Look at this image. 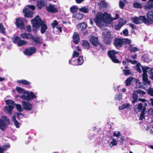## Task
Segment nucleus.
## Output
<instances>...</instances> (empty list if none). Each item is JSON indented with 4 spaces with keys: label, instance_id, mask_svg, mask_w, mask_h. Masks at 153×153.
Segmentation results:
<instances>
[{
    "label": "nucleus",
    "instance_id": "obj_1",
    "mask_svg": "<svg viewBox=\"0 0 153 153\" xmlns=\"http://www.w3.org/2000/svg\"><path fill=\"white\" fill-rule=\"evenodd\" d=\"M31 22L33 27L39 28L41 27L40 32L42 34L44 33L48 29L47 25L42 21L39 15L36 16L31 20Z\"/></svg>",
    "mask_w": 153,
    "mask_h": 153
},
{
    "label": "nucleus",
    "instance_id": "obj_2",
    "mask_svg": "<svg viewBox=\"0 0 153 153\" xmlns=\"http://www.w3.org/2000/svg\"><path fill=\"white\" fill-rule=\"evenodd\" d=\"M110 18V16L107 12L103 13L98 12L94 20L97 26H100L102 23L107 22Z\"/></svg>",
    "mask_w": 153,
    "mask_h": 153
},
{
    "label": "nucleus",
    "instance_id": "obj_3",
    "mask_svg": "<svg viewBox=\"0 0 153 153\" xmlns=\"http://www.w3.org/2000/svg\"><path fill=\"white\" fill-rule=\"evenodd\" d=\"M20 36L23 39H31L37 45H41L43 43V42L41 41L39 37L34 36L32 34L27 33H24L20 34Z\"/></svg>",
    "mask_w": 153,
    "mask_h": 153
},
{
    "label": "nucleus",
    "instance_id": "obj_4",
    "mask_svg": "<svg viewBox=\"0 0 153 153\" xmlns=\"http://www.w3.org/2000/svg\"><path fill=\"white\" fill-rule=\"evenodd\" d=\"M6 104L7 106H5L4 108L5 112L10 115H11L12 110L14 108V106L15 104V102L11 100H7L5 101Z\"/></svg>",
    "mask_w": 153,
    "mask_h": 153
},
{
    "label": "nucleus",
    "instance_id": "obj_5",
    "mask_svg": "<svg viewBox=\"0 0 153 153\" xmlns=\"http://www.w3.org/2000/svg\"><path fill=\"white\" fill-rule=\"evenodd\" d=\"M20 97L22 100L30 101L36 98V96L35 94L32 92L25 91L24 94L20 96Z\"/></svg>",
    "mask_w": 153,
    "mask_h": 153
},
{
    "label": "nucleus",
    "instance_id": "obj_6",
    "mask_svg": "<svg viewBox=\"0 0 153 153\" xmlns=\"http://www.w3.org/2000/svg\"><path fill=\"white\" fill-rule=\"evenodd\" d=\"M119 53V51L114 50H110L108 51L107 55L113 62L116 63H120V62L117 58L116 56V54Z\"/></svg>",
    "mask_w": 153,
    "mask_h": 153
},
{
    "label": "nucleus",
    "instance_id": "obj_7",
    "mask_svg": "<svg viewBox=\"0 0 153 153\" xmlns=\"http://www.w3.org/2000/svg\"><path fill=\"white\" fill-rule=\"evenodd\" d=\"M4 120L0 119V129L2 131L5 130L7 128V124H10V122L9 120L6 116L4 117Z\"/></svg>",
    "mask_w": 153,
    "mask_h": 153
},
{
    "label": "nucleus",
    "instance_id": "obj_8",
    "mask_svg": "<svg viewBox=\"0 0 153 153\" xmlns=\"http://www.w3.org/2000/svg\"><path fill=\"white\" fill-rule=\"evenodd\" d=\"M15 24L16 27L18 28H19L21 30H23L25 28V24L24 20L20 17L16 18V19Z\"/></svg>",
    "mask_w": 153,
    "mask_h": 153
},
{
    "label": "nucleus",
    "instance_id": "obj_9",
    "mask_svg": "<svg viewBox=\"0 0 153 153\" xmlns=\"http://www.w3.org/2000/svg\"><path fill=\"white\" fill-rule=\"evenodd\" d=\"M72 60H69V63L70 64H72L74 65H81L83 62L84 60L82 56L81 55L79 56L76 60H73L72 62Z\"/></svg>",
    "mask_w": 153,
    "mask_h": 153
},
{
    "label": "nucleus",
    "instance_id": "obj_10",
    "mask_svg": "<svg viewBox=\"0 0 153 153\" xmlns=\"http://www.w3.org/2000/svg\"><path fill=\"white\" fill-rule=\"evenodd\" d=\"M36 52V49L33 47L27 48L24 51V53L26 55L30 56Z\"/></svg>",
    "mask_w": 153,
    "mask_h": 153
},
{
    "label": "nucleus",
    "instance_id": "obj_11",
    "mask_svg": "<svg viewBox=\"0 0 153 153\" xmlns=\"http://www.w3.org/2000/svg\"><path fill=\"white\" fill-rule=\"evenodd\" d=\"M123 39L115 38L114 39V45L117 49H118L122 47L123 45Z\"/></svg>",
    "mask_w": 153,
    "mask_h": 153
},
{
    "label": "nucleus",
    "instance_id": "obj_12",
    "mask_svg": "<svg viewBox=\"0 0 153 153\" xmlns=\"http://www.w3.org/2000/svg\"><path fill=\"white\" fill-rule=\"evenodd\" d=\"M22 102L23 108L25 110L29 111L33 109L32 104L27 101H22Z\"/></svg>",
    "mask_w": 153,
    "mask_h": 153
},
{
    "label": "nucleus",
    "instance_id": "obj_13",
    "mask_svg": "<svg viewBox=\"0 0 153 153\" xmlns=\"http://www.w3.org/2000/svg\"><path fill=\"white\" fill-rule=\"evenodd\" d=\"M148 25H151L153 22V11H149L146 15Z\"/></svg>",
    "mask_w": 153,
    "mask_h": 153
},
{
    "label": "nucleus",
    "instance_id": "obj_14",
    "mask_svg": "<svg viewBox=\"0 0 153 153\" xmlns=\"http://www.w3.org/2000/svg\"><path fill=\"white\" fill-rule=\"evenodd\" d=\"M46 8L47 11L49 13H54L58 11L57 9L55 7V5L51 4H49L48 6L46 7Z\"/></svg>",
    "mask_w": 153,
    "mask_h": 153
},
{
    "label": "nucleus",
    "instance_id": "obj_15",
    "mask_svg": "<svg viewBox=\"0 0 153 153\" xmlns=\"http://www.w3.org/2000/svg\"><path fill=\"white\" fill-rule=\"evenodd\" d=\"M23 12L25 17L32 18L33 16V13L28 8L24 9L23 10Z\"/></svg>",
    "mask_w": 153,
    "mask_h": 153
},
{
    "label": "nucleus",
    "instance_id": "obj_16",
    "mask_svg": "<svg viewBox=\"0 0 153 153\" xmlns=\"http://www.w3.org/2000/svg\"><path fill=\"white\" fill-rule=\"evenodd\" d=\"M89 41L91 43L93 46L96 47H97L100 44V43L98 41L97 37L93 36L90 37Z\"/></svg>",
    "mask_w": 153,
    "mask_h": 153
},
{
    "label": "nucleus",
    "instance_id": "obj_17",
    "mask_svg": "<svg viewBox=\"0 0 153 153\" xmlns=\"http://www.w3.org/2000/svg\"><path fill=\"white\" fill-rule=\"evenodd\" d=\"M111 36L108 32H106L104 34V40L105 42L107 44H109L111 41Z\"/></svg>",
    "mask_w": 153,
    "mask_h": 153
},
{
    "label": "nucleus",
    "instance_id": "obj_18",
    "mask_svg": "<svg viewBox=\"0 0 153 153\" xmlns=\"http://www.w3.org/2000/svg\"><path fill=\"white\" fill-rule=\"evenodd\" d=\"M143 109V105L141 103H140L138 105H136L134 107V111L136 114L139 112L141 111Z\"/></svg>",
    "mask_w": 153,
    "mask_h": 153
},
{
    "label": "nucleus",
    "instance_id": "obj_19",
    "mask_svg": "<svg viewBox=\"0 0 153 153\" xmlns=\"http://www.w3.org/2000/svg\"><path fill=\"white\" fill-rule=\"evenodd\" d=\"M153 7V0H149L147 1V4L144 7V9L145 10H149Z\"/></svg>",
    "mask_w": 153,
    "mask_h": 153
},
{
    "label": "nucleus",
    "instance_id": "obj_20",
    "mask_svg": "<svg viewBox=\"0 0 153 153\" xmlns=\"http://www.w3.org/2000/svg\"><path fill=\"white\" fill-rule=\"evenodd\" d=\"M73 42L75 44H77L80 40L79 34L77 32H74L73 34Z\"/></svg>",
    "mask_w": 153,
    "mask_h": 153
},
{
    "label": "nucleus",
    "instance_id": "obj_21",
    "mask_svg": "<svg viewBox=\"0 0 153 153\" xmlns=\"http://www.w3.org/2000/svg\"><path fill=\"white\" fill-rule=\"evenodd\" d=\"M142 79L143 83L145 85L146 84L148 85L150 84V81L148 79L147 74H143L142 75Z\"/></svg>",
    "mask_w": 153,
    "mask_h": 153
},
{
    "label": "nucleus",
    "instance_id": "obj_22",
    "mask_svg": "<svg viewBox=\"0 0 153 153\" xmlns=\"http://www.w3.org/2000/svg\"><path fill=\"white\" fill-rule=\"evenodd\" d=\"M82 45L84 48L87 50L89 49L90 48V44L86 40H84L82 41Z\"/></svg>",
    "mask_w": 153,
    "mask_h": 153
},
{
    "label": "nucleus",
    "instance_id": "obj_23",
    "mask_svg": "<svg viewBox=\"0 0 153 153\" xmlns=\"http://www.w3.org/2000/svg\"><path fill=\"white\" fill-rule=\"evenodd\" d=\"M17 82L19 84H22L23 85L29 86L30 85L31 83L25 79H22L18 80L17 81Z\"/></svg>",
    "mask_w": 153,
    "mask_h": 153
},
{
    "label": "nucleus",
    "instance_id": "obj_24",
    "mask_svg": "<svg viewBox=\"0 0 153 153\" xmlns=\"http://www.w3.org/2000/svg\"><path fill=\"white\" fill-rule=\"evenodd\" d=\"M45 5V2L43 0H39L37 1V6L39 9H41L42 7Z\"/></svg>",
    "mask_w": 153,
    "mask_h": 153
},
{
    "label": "nucleus",
    "instance_id": "obj_25",
    "mask_svg": "<svg viewBox=\"0 0 153 153\" xmlns=\"http://www.w3.org/2000/svg\"><path fill=\"white\" fill-rule=\"evenodd\" d=\"M139 18L140 24L144 23L145 24H148L147 20L145 16H140Z\"/></svg>",
    "mask_w": 153,
    "mask_h": 153
},
{
    "label": "nucleus",
    "instance_id": "obj_26",
    "mask_svg": "<svg viewBox=\"0 0 153 153\" xmlns=\"http://www.w3.org/2000/svg\"><path fill=\"white\" fill-rule=\"evenodd\" d=\"M98 5L99 8L101 9L106 7L108 5V4L106 2L102 1L98 4Z\"/></svg>",
    "mask_w": 153,
    "mask_h": 153
},
{
    "label": "nucleus",
    "instance_id": "obj_27",
    "mask_svg": "<svg viewBox=\"0 0 153 153\" xmlns=\"http://www.w3.org/2000/svg\"><path fill=\"white\" fill-rule=\"evenodd\" d=\"M134 92L133 93L132 95V98L133 100L131 101V102L133 104H135L137 100H138V96L137 94L135 93Z\"/></svg>",
    "mask_w": 153,
    "mask_h": 153
},
{
    "label": "nucleus",
    "instance_id": "obj_28",
    "mask_svg": "<svg viewBox=\"0 0 153 153\" xmlns=\"http://www.w3.org/2000/svg\"><path fill=\"white\" fill-rule=\"evenodd\" d=\"M133 78L132 77H130L127 78L125 80V84L126 86H129L131 85L132 81L133 80Z\"/></svg>",
    "mask_w": 153,
    "mask_h": 153
},
{
    "label": "nucleus",
    "instance_id": "obj_29",
    "mask_svg": "<svg viewBox=\"0 0 153 153\" xmlns=\"http://www.w3.org/2000/svg\"><path fill=\"white\" fill-rule=\"evenodd\" d=\"M79 10L80 12H82L84 13H87L88 12V7L86 6H84L79 9Z\"/></svg>",
    "mask_w": 153,
    "mask_h": 153
},
{
    "label": "nucleus",
    "instance_id": "obj_30",
    "mask_svg": "<svg viewBox=\"0 0 153 153\" xmlns=\"http://www.w3.org/2000/svg\"><path fill=\"white\" fill-rule=\"evenodd\" d=\"M20 39V37L17 36H16L12 38V40L14 43L17 44V45Z\"/></svg>",
    "mask_w": 153,
    "mask_h": 153
},
{
    "label": "nucleus",
    "instance_id": "obj_31",
    "mask_svg": "<svg viewBox=\"0 0 153 153\" xmlns=\"http://www.w3.org/2000/svg\"><path fill=\"white\" fill-rule=\"evenodd\" d=\"M27 44V42L23 40H21L20 39L19 41V42L17 45L18 46H22L25 45Z\"/></svg>",
    "mask_w": 153,
    "mask_h": 153
},
{
    "label": "nucleus",
    "instance_id": "obj_32",
    "mask_svg": "<svg viewBox=\"0 0 153 153\" xmlns=\"http://www.w3.org/2000/svg\"><path fill=\"white\" fill-rule=\"evenodd\" d=\"M83 14L80 13H77L74 16L75 18L79 20L83 18Z\"/></svg>",
    "mask_w": 153,
    "mask_h": 153
},
{
    "label": "nucleus",
    "instance_id": "obj_33",
    "mask_svg": "<svg viewBox=\"0 0 153 153\" xmlns=\"http://www.w3.org/2000/svg\"><path fill=\"white\" fill-rule=\"evenodd\" d=\"M123 74L125 76H127L132 74V72L129 69H124L123 70Z\"/></svg>",
    "mask_w": 153,
    "mask_h": 153
},
{
    "label": "nucleus",
    "instance_id": "obj_34",
    "mask_svg": "<svg viewBox=\"0 0 153 153\" xmlns=\"http://www.w3.org/2000/svg\"><path fill=\"white\" fill-rule=\"evenodd\" d=\"M78 9L77 7H76V6L74 5L72 6L70 8V10L71 13H75L77 11Z\"/></svg>",
    "mask_w": 153,
    "mask_h": 153
},
{
    "label": "nucleus",
    "instance_id": "obj_35",
    "mask_svg": "<svg viewBox=\"0 0 153 153\" xmlns=\"http://www.w3.org/2000/svg\"><path fill=\"white\" fill-rule=\"evenodd\" d=\"M82 30L86 29L87 28V25L85 22L82 23L78 25Z\"/></svg>",
    "mask_w": 153,
    "mask_h": 153
},
{
    "label": "nucleus",
    "instance_id": "obj_36",
    "mask_svg": "<svg viewBox=\"0 0 153 153\" xmlns=\"http://www.w3.org/2000/svg\"><path fill=\"white\" fill-rule=\"evenodd\" d=\"M132 21L133 23L136 24H140V22L139 21V17H134L132 19Z\"/></svg>",
    "mask_w": 153,
    "mask_h": 153
},
{
    "label": "nucleus",
    "instance_id": "obj_37",
    "mask_svg": "<svg viewBox=\"0 0 153 153\" xmlns=\"http://www.w3.org/2000/svg\"><path fill=\"white\" fill-rule=\"evenodd\" d=\"M133 5L134 7L137 8L141 9L142 7V4L138 2L134 3Z\"/></svg>",
    "mask_w": 153,
    "mask_h": 153
},
{
    "label": "nucleus",
    "instance_id": "obj_38",
    "mask_svg": "<svg viewBox=\"0 0 153 153\" xmlns=\"http://www.w3.org/2000/svg\"><path fill=\"white\" fill-rule=\"evenodd\" d=\"M130 105L129 103H126L122 105L121 106L119 107V109L120 110H123L126 108L128 107Z\"/></svg>",
    "mask_w": 153,
    "mask_h": 153
},
{
    "label": "nucleus",
    "instance_id": "obj_39",
    "mask_svg": "<svg viewBox=\"0 0 153 153\" xmlns=\"http://www.w3.org/2000/svg\"><path fill=\"white\" fill-rule=\"evenodd\" d=\"M5 28L1 23H0V32L2 33H5Z\"/></svg>",
    "mask_w": 153,
    "mask_h": 153
},
{
    "label": "nucleus",
    "instance_id": "obj_40",
    "mask_svg": "<svg viewBox=\"0 0 153 153\" xmlns=\"http://www.w3.org/2000/svg\"><path fill=\"white\" fill-rule=\"evenodd\" d=\"M145 110H142L141 111H140L141 113L140 115L139 120H142L143 119L145 118Z\"/></svg>",
    "mask_w": 153,
    "mask_h": 153
},
{
    "label": "nucleus",
    "instance_id": "obj_41",
    "mask_svg": "<svg viewBox=\"0 0 153 153\" xmlns=\"http://www.w3.org/2000/svg\"><path fill=\"white\" fill-rule=\"evenodd\" d=\"M124 24L119 22L118 24L114 26V29L117 30H119Z\"/></svg>",
    "mask_w": 153,
    "mask_h": 153
},
{
    "label": "nucleus",
    "instance_id": "obj_42",
    "mask_svg": "<svg viewBox=\"0 0 153 153\" xmlns=\"http://www.w3.org/2000/svg\"><path fill=\"white\" fill-rule=\"evenodd\" d=\"M16 110L19 112H21L23 110V108L22 107L21 105L19 104L16 105Z\"/></svg>",
    "mask_w": 153,
    "mask_h": 153
},
{
    "label": "nucleus",
    "instance_id": "obj_43",
    "mask_svg": "<svg viewBox=\"0 0 153 153\" xmlns=\"http://www.w3.org/2000/svg\"><path fill=\"white\" fill-rule=\"evenodd\" d=\"M150 67H142V70L143 72V74H147V72L148 73V70L149 69L150 70Z\"/></svg>",
    "mask_w": 153,
    "mask_h": 153
},
{
    "label": "nucleus",
    "instance_id": "obj_44",
    "mask_svg": "<svg viewBox=\"0 0 153 153\" xmlns=\"http://www.w3.org/2000/svg\"><path fill=\"white\" fill-rule=\"evenodd\" d=\"M147 94L151 96H153V88L151 87H149L147 90Z\"/></svg>",
    "mask_w": 153,
    "mask_h": 153
},
{
    "label": "nucleus",
    "instance_id": "obj_45",
    "mask_svg": "<svg viewBox=\"0 0 153 153\" xmlns=\"http://www.w3.org/2000/svg\"><path fill=\"white\" fill-rule=\"evenodd\" d=\"M153 70V68H152L149 71H148V73L149 74H151V75L149 76V78L152 80H153V71L152 72Z\"/></svg>",
    "mask_w": 153,
    "mask_h": 153
},
{
    "label": "nucleus",
    "instance_id": "obj_46",
    "mask_svg": "<svg viewBox=\"0 0 153 153\" xmlns=\"http://www.w3.org/2000/svg\"><path fill=\"white\" fill-rule=\"evenodd\" d=\"M16 90L17 92L19 93H21L23 92L24 93V92L25 91L23 89L18 86H17L16 87Z\"/></svg>",
    "mask_w": 153,
    "mask_h": 153
},
{
    "label": "nucleus",
    "instance_id": "obj_47",
    "mask_svg": "<svg viewBox=\"0 0 153 153\" xmlns=\"http://www.w3.org/2000/svg\"><path fill=\"white\" fill-rule=\"evenodd\" d=\"M134 92L137 93V94H141L142 95H143L146 94V92L144 91H142L140 89H138L136 91H135Z\"/></svg>",
    "mask_w": 153,
    "mask_h": 153
},
{
    "label": "nucleus",
    "instance_id": "obj_48",
    "mask_svg": "<svg viewBox=\"0 0 153 153\" xmlns=\"http://www.w3.org/2000/svg\"><path fill=\"white\" fill-rule=\"evenodd\" d=\"M123 44L125 43L126 44H131V40L128 38L123 39Z\"/></svg>",
    "mask_w": 153,
    "mask_h": 153
},
{
    "label": "nucleus",
    "instance_id": "obj_49",
    "mask_svg": "<svg viewBox=\"0 0 153 153\" xmlns=\"http://www.w3.org/2000/svg\"><path fill=\"white\" fill-rule=\"evenodd\" d=\"M138 51V49L136 47H131L130 49V51L131 52H134Z\"/></svg>",
    "mask_w": 153,
    "mask_h": 153
},
{
    "label": "nucleus",
    "instance_id": "obj_50",
    "mask_svg": "<svg viewBox=\"0 0 153 153\" xmlns=\"http://www.w3.org/2000/svg\"><path fill=\"white\" fill-rule=\"evenodd\" d=\"M79 53L76 52V51H74L72 55V58L78 57L79 56Z\"/></svg>",
    "mask_w": 153,
    "mask_h": 153
},
{
    "label": "nucleus",
    "instance_id": "obj_51",
    "mask_svg": "<svg viewBox=\"0 0 153 153\" xmlns=\"http://www.w3.org/2000/svg\"><path fill=\"white\" fill-rule=\"evenodd\" d=\"M58 24V23L57 21L56 20H55L53 21V23H51V25L53 28H54L56 26H57Z\"/></svg>",
    "mask_w": 153,
    "mask_h": 153
},
{
    "label": "nucleus",
    "instance_id": "obj_52",
    "mask_svg": "<svg viewBox=\"0 0 153 153\" xmlns=\"http://www.w3.org/2000/svg\"><path fill=\"white\" fill-rule=\"evenodd\" d=\"M119 5L121 9H123L125 6V4L121 0L120 1Z\"/></svg>",
    "mask_w": 153,
    "mask_h": 153
},
{
    "label": "nucleus",
    "instance_id": "obj_53",
    "mask_svg": "<svg viewBox=\"0 0 153 153\" xmlns=\"http://www.w3.org/2000/svg\"><path fill=\"white\" fill-rule=\"evenodd\" d=\"M148 103L149 106H152V107H153V98H150L149 100H148Z\"/></svg>",
    "mask_w": 153,
    "mask_h": 153
},
{
    "label": "nucleus",
    "instance_id": "obj_54",
    "mask_svg": "<svg viewBox=\"0 0 153 153\" xmlns=\"http://www.w3.org/2000/svg\"><path fill=\"white\" fill-rule=\"evenodd\" d=\"M26 28V31H27L28 33H30L32 31L31 26L30 25H27Z\"/></svg>",
    "mask_w": 153,
    "mask_h": 153
},
{
    "label": "nucleus",
    "instance_id": "obj_55",
    "mask_svg": "<svg viewBox=\"0 0 153 153\" xmlns=\"http://www.w3.org/2000/svg\"><path fill=\"white\" fill-rule=\"evenodd\" d=\"M117 141L115 139H113L111 142V144H112L113 146H117Z\"/></svg>",
    "mask_w": 153,
    "mask_h": 153
},
{
    "label": "nucleus",
    "instance_id": "obj_56",
    "mask_svg": "<svg viewBox=\"0 0 153 153\" xmlns=\"http://www.w3.org/2000/svg\"><path fill=\"white\" fill-rule=\"evenodd\" d=\"M127 59H128V58H125V59H126V60L123 61V64L124 65H128V64L129 62L127 60Z\"/></svg>",
    "mask_w": 153,
    "mask_h": 153
},
{
    "label": "nucleus",
    "instance_id": "obj_57",
    "mask_svg": "<svg viewBox=\"0 0 153 153\" xmlns=\"http://www.w3.org/2000/svg\"><path fill=\"white\" fill-rule=\"evenodd\" d=\"M14 123L16 128H19L20 126V124L17 120L14 122Z\"/></svg>",
    "mask_w": 153,
    "mask_h": 153
},
{
    "label": "nucleus",
    "instance_id": "obj_58",
    "mask_svg": "<svg viewBox=\"0 0 153 153\" xmlns=\"http://www.w3.org/2000/svg\"><path fill=\"white\" fill-rule=\"evenodd\" d=\"M129 62L131 63L132 64H135L137 63V61L136 60H132L130 59H127Z\"/></svg>",
    "mask_w": 153,
    "mask_h": 153
},
{
    "label": "nucleus",
    "instance_id": "obj_59",
    "mask_svg": "<svg viewBox=\"0 0 153 153\" xmlns=\"http://www.w3.org/2000/svg\"><path fill=\"white\" fill-rule=\"evenodd\" d=\"M120 135V132L119 131L118 132L117 134L116 133V131H114L113 134V136L114 137H118Z\"/></svg>",
    "mask_w": 153,
    "mask_h": 153
},
{
    "label": "nucleus",
    "instance_id": "obj_60",
    "mask_svg": "<svg viewBox=\"0 0 153 153\" xmlns=\"http://www.w3.org/2000/svg\"><path fill=\"white\" fill-rule=\"evenodd\" d=\"M123 32L124 35L125 36H127L128 35V31L127 29H125L123 31Z\"/></svg>",
    "mask_w": 153,
    "mask_h": 153
},
{
    "label": "nucleus",
    "instance_id": "obj_61",
    "mask_svg": "<svg viewBox=\"0 0 153 153\" xmlns=\"http://www.w3.org/2000/svg\"><path fill=\"white\" fill-rule=\"evenodd\" d=\"M138 101H140L142 102H148V100H147L145 99H142L141 98H139L138 100Z\"/></svg>",
    "mask_w": 153,
    "mask_h": 153
},
{
    "label": "nucleus",
    "instance_id": "obj_62",
    "mask_svg": "<svg viewBox=\"0 0 153 153\" xmlns=\"http://www.w3.org/2000/svg\"><path fill=\"white\" fill-rule=\"evenodd\" d=\"M28 7L29 8L33 10H34L36 8L35 6L33 5H28Z\"/></svg>",
    "mask_w": 153,
    "mask_h": 153
},
{
    "label": "nucleus",
    "instance_id": "obj_63",
    "mask_svg": "<svg viewBox=\"0 0 153 153\" xmlns=\"http://www.w3.org/2000/svg\"><path fill=\"white\" fill-rule=\"evenodd\" d=\"M129 26L133 29H136V27L135 25L132 24V23H129Z\"/></svg>",
    "mask_w": 153,
    "mask_h": 153
},
{
    "label": "nucleus",
    "instance_id": "obj_64",
    "mask_svg": "<svg viewBox=\"0 0 153 153\" xmlns=\"http://www.w3.org/2000/svg\"><path fill=\"white\" fill-rule=\"evenodd\" d=\"M148 111L152 115H153V109L151 108L149 109L148 110Z\"/></svg>",
    "mask_w": 153,
    "mask_h": 153
}]
</instances>
